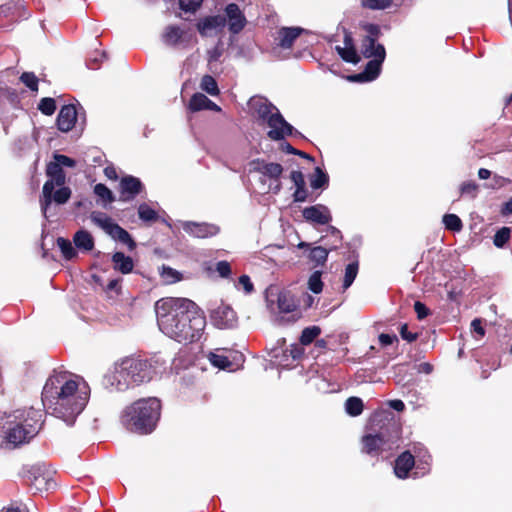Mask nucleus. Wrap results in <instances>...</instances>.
<instances>
[{"instance_id": "nucleus-38", "label": "nucleus", "mask_w": 512, "mask_h": 512, "mask_svg": "<svg viewBox=\"0 0 512 512\" xmlns=\"http://www.w3.org/2000/svg\"><path fill=\"white\" fill-rule=\"evenodd\" d=\"M321 333V329L318 326L306 327L300 336V342L302 345L311 344Z\"/></svg>"}, {"instance_id": "nucleus-17", "label": "nucleus", "mask_w": 512, "mask_h": 512, "mask_svg": "<svg viewBox=\"0 0 512 512\" xmlns=\"http://www.w3.org/2000/svg\"><path fill=\"white\" fill-rule=\"evenodd\" d=\"M181 227L186 233L196 238L212 237L219 232L218 226L205 222L184 221L181 223Z\"/></svg>"}, {"instance_id": "nucleus-25", "label": "nucleus", "mask_w": 512, "mask_h": 512, "mask_svg": "<svg viewBox=\"0 0 512 512\" xmlns=\"http://www.w3.org/2000/svg\"><path fill=\"white\" fill-rule=\"evenodd\" d=\"M415 466L414 455L411 451H404L395 460L394 473L400 479L408 477L410 470Z\"/></svg>"}, {"instance_id": "nucleus-43", "label": "nucleus", "mask_w": 512, "mask_h": 512, "mask_svg": "<svg viewBox=\"0 0 512 512\" xmlns=\"http://www.w3.org/2000/svg\"><path fill=\"white\" fill-rule=\"evenodd\" d=\"M200 87L203 91L207 92L208 94L212 96H216L219 94V89L216 80L210 76L205 75L203 76Z\"/></svg>"}, {"instance_id": "nucleus-19", "label": "nucleus", "mask_w": 512, "mask_h": 512, "mask_svg": "<svg viewBox=\"0 0 512 512\" xmlns=\"http://www.w3.org/2000/svg\"><path fill=\"white\" fill-rule=\"evenodd\" d=\"M302 215L306 221L319 225H326L332 220L329 209L321 204L304 208Z\"/></svg>"}, {"instance_id": "nucleus-64", "label": "nucleus", "mask_w": 512, "mask_h": 512, "mask_svg": "<svg viewBox=\"0 0 512 512\" xmlns=\"http://www.w3.org/2000/svg\"><path fill=\"white\" fill-rule=\"evenodd\" d=\"M501 214L503 216L512 215V197L502 205Z\"/></svg>"}, {"instance_id": "nucleus-60", "label": "nucleus", "mask_w": 512, "mask_h": 512, "mask_svg": "<svg viewBox=\"0 0 512 512\" xmlns=\"http://www.w3.org/2000/svg\"><path fill=\"white\" fill-rule=\"evenodd\" d=\"M293 198L295 202H304L307 198V190L305 186L296 187Z\"/></svg>"}, {"instance_id": "nucleus-30", "label": "nucleus", "mask_w": 512, "mask_h": 512, "mask_svg": "<svg viewBox=\"0 0 512 512\" xmlns=\"http://www.w3.org/2000/svg\"><path fill=\"white\" fill-rule=\"evenodd\" d=\"M75 247L84 252L91 251L94 248V239L86 230H78L73 236Z\"/></svg>"}, {"instance_id": "nucleus-20", "label": "nucleus", "mask_w": 512, "mask_h": 512, "mask_svg": "<svg viewBox=\"0 0 512 512\" xmlns=\"http://www.w3.org/2000/svg\"><path fill=\"white\" fill-rule=\"evenodd\" d=\"M59 188L57 190H53L50 192L48 199L49 202H46L47 198L45 197V194L42 193V198L40 200L41 203V210L44 215V217H47L49 206L54 202L58 205L65 204L71 197V190L69 187H66L64 185L58 186Z\"/></svg>"}, {"instance_id": "nucleus-54", "label": "nucleus", "mask_w": 512, "mask_h": 512, "mask_svg": "<svg viewBox=\"0 0 512 512\" xmlns=\"http://www.w3.org/2000/svg\"><path fill=\"white\" fill-rule=\"evenodd\" d=\"M222 54H223L222 43L218 42V44L214 48H212L208 51V61L216 62L220 59Z\"/></svg>"}, {"instance_id": "nucleus-2", "label": "nucleus", "mask_w": 512, "mask_h": 512, "mask_svg": "<svg viewBox=\"0 0 512 512\" xmlns=\"http://www.w3.org/2000/svg\"><path fill=\"white\" fill-rule=\"evenodd\" d=\"M155 312L161 332L179 343L198 341L206 326L201 310L187 298H162Z\"/></svg>"}, {"instance_id": "nucleus-1", "label": "nucleus", "mask_w": 512, "mask_h": 512, "mask_svg": "<svg viewBox=\"0 0 512 512\" xmlns=\"http://www.w3.org/2000/svg\"><path fill=\"white\" fill-rule=\"evenodd\" d=\"M89 396V386L82 377L68 371H54L43 387L42 404L47 413L72 425Z\"/></svg>"}, {"instance_id": "nucleus-58", "label": "nucleus", "mask_w": 512, "mask_h": 512, "mask_svg": "<svg viewBox=\"0 0 512 512\" xmlns=\"http://www.w3.org/2000/svg\"><path fill=\"white\" fill-rule=\"evenodd\" d=\"M290 179L294 183L295 187L305 186L304 175L301 171H292Z\"/></svg>"}, {"instance_id": "nucleus-23", "label": "nucleus", "mask_w": 512, "mask_h": 512, "mask_svg": "<svg viewBox=\"0 0 512 512\" xmlns=\"http://www.w3.org/2000/svg\"><path fill=\"white\" fill-rule=\"evenodd\" d=\"M29 480L30 487L35 492L48 491L56 485L52 477L47 473L41 472L39 468H33L30 471Z\"/></svg>"}, {"instance_id": "nucleus-31", "label": "nucleus", "mask_w": 512, "mask_h": 512, "mask_svg": "<svg viewBox=\"0 0 512 512\" xmlns=\"http://www.w3.org/2000/svg\"><path fill=\"white\" fill-rule=\"evenodd\" d=\"M114 263V269L121 272L122 274H128L132 272L134 263L130 256H126L122 252H116L112 256Z\"/></svg>"}, {"instance_id": "nucleus-22", "label": "nucleus", "mask_w": 512, "mask_h": 512, "mask_svg": "<svg viewBox=\"0 0 512 512\" xmlns=\"http://www.w3.org/2000/svg\"><path fill=\"white\" fill-rule=\"evenodd\" d=\"M212 319L218 328H231L236 324L237 317L235 311L227 306L221 305L212 313Z\"/></svg>"}, {"instance_id": "nucleus-49", "label": "nucleus", "mask_w": 512, "mask_h": 512, "mask_svg": "<svg viewBox=\"0 0 512 512\" xmlns=\"http://www.w3.org/2000/svg\"><path fill=\"white\" fill-rule=\"evenodd\" d=\"M161 277L166 283H175L181 280V274L171 267L163 266L161 271Z\"/></svg>"}, {"instance_id": "nucleus-27", "label": "nucleus", "mask_w": 512, "mask_h": 512, "mask_svg": "<svg viewBox=\"0 0 512 512\" xmlns=\"http://www.w3.org/2000/svg\"><path fill=\"white\" fill-rule=\"evenodd\" d=\"M413 452L416 469L418 470L415 472V474L421 476L427 474L429 472V467L431 463L430 454L424 447L420 445H415L413 447Z\"/></svg>"}, {"instance_id": "nucleus-8", "label": "nucleus", "mask_w": 512, "mask_h": 512, "mask_svg": "<svg viewBox=\"0 0 512 512\" xmlns=\"http://www.w3.org/2000/svg\"><path fill=\"white\" fill-rule=\"evenodd\" d=\"M161 40L166 46L186 49L195 40V34L189 27L172 24L164 28Z\"/></svg>"}, {"instance_id": "nucleus-3", "label": "nucleus", "mask_w": 512, "mask_h": 512, "mask_svg": "<svg viewBox=\"0 0 512 512\" xmlns=\"http://www.w3.org/2000/svg\"><path fill=\"white\" fill-rule=\"evenodd\" d=\"M248 111L260 125L269 128L267 136L271 140L280 141L287 136H301V133L284 119L279 109L265 97H251L248 101Z\"/></svg>"}, {"instance_id": "nucleus-9", "label": "nucleus", "mask_w": 512, "mask_h": 512, "mask_svg": "<svg viewBox=\"0 0 512 512\" xmlns=\"http://www.w3.org/2000/svg\"><path fill=\"white\" fill-rule=\"evenodd\" d=\"M250 172L268 178V190H272L273 194H278L281 191L280 176L283 172V167L280 164L255 160L250 163Z\"/></svg>"}, {"instance_id": "nucleus-4", "label": "nucleus", "mask_w": 512, "mask_h": 512, "mask_svg": "<svg viewBox=\"0 0 512 512\" xmlns=\"http://www.w3.org/2000/svg\"><path fill=\"white\" fill-rule=\"evenodd\" d=\"M42 417V410L33 407L27 410H16L8 415L2 426L6 444L15 448L29 442L38 433Z\"/></svg>"}, {"instance_id": "nucleus-21", "label": "nucleus", "mask_w": 512, "mask_h": 512, "mask_svg": "<svg viewBox=\"0 0 512 512\" xmlns=\"http://www.w3.org/2000/svg\"><path fill=\"white\" fill-rule=\"evenodd\" d=\"M78 112L74 105H64L57 116V128L62 132H69L75 126Z\"/></svg>"}, {"instance_id": "nucleus-45", "label": "nucleus", "mask_w": 512, "mask_h": 512, "mask_svg": "<svg viewBox=\"0 0 512 512\" xmlns=\"http://www.w3.org/2000/svg\"><path fill=\"white\" fill-rule=\"evenodd\" d=\"M322 272L315 271L311 274L308 280V288L315 294H319L323 289V282L321 279Z\"/></svg>"}, {"instance_id": "nucleus-34", "label": "nucleus", "mask_w": 512, "mask_h": 512, "mask_svg": "<svg viewBox=\"0 0 512 512\" xmlns=\"http://www.w3.org/2000/svg\"><path fill=\"white\" fill-rule=\"evenodd\" d=\"M109 236H111L113 239L120 241L123 244H127L130 248H133L135 246V243L133 242L131 236L129 233L120 227L117 223L112 228L111 231H109Z\"/></svg>"}, {"instance_id": "nucleus-28", "label": "nucleus", "mask_w": 512, "mask_h": 512, "mask_svg": "<svg viewBox=\"0 0 512 512\" xmlns=\"http://www.w3.org/2000/svg\"><path fill=\"white\" fill-rule=\"evenodd\" d=\"M297 247L299 249H308V258L311 262H313L316 266H323L328 258L329 249H326L322 246L311 247V245L307 242H300Z\"/></svg>"}, {"instance_id": "nucleus-15", "label": "nucleus", "mask_w": 512, "mask_h": 512, "mask_svg": "<svg viewBox=\"0 0 512 512\" xmlns=\"http://www.w3.org/2000/svg\"><path fill=\"white\" fill-rule=\"evenodd\" d=\"M46 174L49 177L43 186V194L48 198L51 191L54 190L56 186H62L65 184L66 176L63 169L57 162H50L46 167ZM50 200L47 199L46 202Z\"/></svg>"}, {"instance_id": "nucleus-63", "label": "nucleus", "mask_w": 512, "mask_h": 512, "mask_svg": "<svg viewBox=\"0 0 512 512\" xmlns=\"http://www.w3.org/2000/svg\"><path fill=\"white\" fill-rule=\"evenodd\" d=\"M433 370H434V367L429 362H423L417 366L418 373L429 375L433 372Z\"/></svg>"}, {"instance_id": "nucleus-12", "label": "nucleus", "mask_w": 512, "mask_h": 512, "mask_svg": "<svg viewBox=\"0 0 512 512\" xmlns=\"http://www.w3.org/2000/svg\"><path fill=\"white\" fill-rule=\"evenodd\" d=\"M103 386L111 391H124L130 387L125 374L122 372L120 361L116 362L104 375Z\"/></svg>"}, {"instance_id": "nucleus-7", "label": "nucleus", "mask_w": 512, "mask_h": 512, "mask_svg": "<svg viewBox=\"0 0 512 512\" xmlns=\"http://www.w3.org/2000/svg\"><path fill=\"white\" fill-rule=\"evenodd\" d=\"M398 429L394 424L377 434L365 435L362 439L363 451L370 455H376L391 450L398 441Z\"/></svg>"}, {"instance_id": "nucleus-18", "label": "nucleus", "mask_w": 512, "mask_h": 512, "mask_svg": "<svg viewBox=\"0 0 512 512\" xmlns=\"http://www.w3.org/2000/svg\"><path fill=\"white\" fill-rule=\"evenodd\" d=\"M142 188L143 185L139 178L131 175L123 177L120 181V200L124 202L133 200Z\"/></svg>"}, {"instance_id": "nucleus-36", "label": "nucleus", "mask_w": 512, "mask_h": 512, "mask_svg": "<svg viewBox=\"0 0 512 512\" xmlns=\"http://www.w3.org/2000/svg\"><path fill=\"white\" fill-rule=\"evenodd\" d=\"M208 103H210V99L206 95L195 93L189 101V109L193 112L206 110Z\"/></svg>"}, {"instance_id": "nucleus-16", "label": "nucleus", "mask_w": 512, "mask_h": 512, "mask_svg": "<svg viewBox=\"0 0 512 512\" xmlns=\"http://www.w3.org/2000/svg\"><path fill=\"white\" fill-rule=\"evenodd\" d=\"M369 35L365 36L361 43V53L365 58H378V48L384 47L377 43V37L379 35V27L375 24H369L366 27Z\"/></svg>"}, {"instance_id": "nucleus-42", "label": "nucleus", "mask_w": 512, "mask_h": 512, "mask_svg": "<svg viewBox=\"0 0 512 512\" xmlns=\"http://www.w3.org/2000/svg\"><path fill=\"white\" fill-rule=\"evenodd\" d=\"M94 193L105 204L112 203L115 200L112 191L106 185H104L102 183H98L94 186Z\"/></svg>"}, {"instance_id": "nucleus-10", "label": "nucleus", "mask_w": 512, "mask_h": 512, "mask_svg": "<svg viewBox=\"0 0 512 512\" xmlns=\"http://www.w3.org/2000/svg\"><path fill=\"white\" fill-rule=\"evenodd\" d=\"M266 302L273 313H290L297 308L294 296L289 291L273 287L266 292Z\"/></svg>"}, {"instance_id": "nucleus-48", "label": "nucleus", "mask_w": 512, "mask_h": 512, "mask_svg": "<svg viewBox=\"0 0 512 512\" xmlns=\"http://www.w3.org/2000/svg\"><path fill=\"white\" fill-rule=\"evenodd\" d=\"M204 0H179V8L186 13H195Z\"/></svg>"}, {"instance_id": "nucleus-37", "label": "nucleus", "mask_w": 512, "mask_h": 512, "mask_svg": "<svg viewBox=\"0 0 512 512\" xmlns=\"http://www.w3.org/2000/svg\"><path fill=\"white\" fill-rule=\"evenodd\" d=\"M358 274V262L349 263L345 268L344 279H343V289H348L352 283L354 282L356 276Z\"/></svg>"}, {"instance_id": "nucleus-56", "label": "nucleus", "mask_w": 512, "mask_h": 512, "mask_svg": "<svg viewBox=\"0 0 512 512\" xmlns=\"http://www.w3.org/2000/svg\"><path fill=\"white\" fill-rule=\"evenodd\" d=\"M54 160L60 165L61 168L63 166L74 167L76 165V162L72 158L62 154L54 155Z\"/></svg>"}, {"instance_id": "nucleus-13", "label": "nucleus", "mask_w": 512, "mask_h": 512, "mask_svg": "<svg viewBox=\"0 0 512 512\" xmlns=\"http://www.w3.org/2000/svg\"><path fill=\"white\" fill-rule=\"evenodd\" d=\"M226 25V18L222 15L206 16L198 20L196 28L202 37H211L222 32Z\"/></svg>"}, {"instance_id": "nucleus-55", "label": "nucleus", "mask_w": 512, "mask_h": 512, "mask_svg": "<svg viewBox=\"0 0 512 512\" xmlns=\"http://www.w3.org/2000/svg\"><path fill=\"white\" fill-rule=\"evenodd\" d=\"M414 310L419 320L426 318L430 314V310L426 307L424 303L420 301H416L414 303Z\"/></svg>"}, {"instance_id": "nucleus-57", "label": "nucleus", "mask_w": 512, "mask_h": 512, "mask_svg": "<svg viewBox=\"0 0 512 512\" xmlns=\"http://www.w3.org/2000/svg\"><path fill=\"white\" fill-rule=\"evenodd\" d=\"M216 271L221 277L227 278L231 274L230 264L227 261H219L216 264Z\"/></svg>"}, {"instance_id": "nucleus-51", "label": "nucleus", "mask_w": 512, "mask_h": 512, "mask_svg": "<svg viewBox=\"0 0 512 512\" xmlns=\"http://www.w3.org/2000/svg\"><path fill=\"white\" fill-rule=\"evenodd\" d=\"M460 192L462 195H469L472 198H475L478 192V185L474 181L463 182L460 187Z\"/></svg>"}, {"instance_id": "nucleus-59", "label": "nucleus", "mask_w": 512, "mask_h": 512, "mask_svg": "<svg viewBox=\"0 0 512 512\" xmlns=\"http://www.w3.org/2000/svg\"><path fill=\"white\" fill-rule=\"evenodd\" d=\"M400 335L401 337L408 341V342H413L417 339V334L416 333H412L408 330V326L407 324H403L400 328Z\"/></svg>"}, {"instance_id": "nucleus-40", "label": "nucleus", "mask_w": 512, "mask_h": 512, "mask_svg": "<svg viewBox=\"0 0 512 512\" xmlns=\"http://www.w3.org/2000/svg\"><path fill=\"white\" fill-rule=\"evenodd\" d=\"M138 215L139 218L144 222H154L158 219L157 212L146 203L139 205Z\"/></svg>"}, {"instance_id": "nucleus-32", "label": "nucleus", "mask_w": 512, "mask_h": 512, "mask_svg": "<svg viewBox=\"0 0 512 512\" xmlns=\"http://www.w3.org/2000/svg\"><path fill=\"white\" fill-rule=\"evenodd\" d=\"M92 222L103 229L107 234L115 226V222L107 214L99 211H93L90 215Z\"/></svg>"}, {"instance_id": "nucleus-29", "label": "nucleus", "mask_w": 512, "mask_h": 512, "mask_svg": "<svg viewBox=\"0 0 512 512\" xmlns=\"http://www.w3.org/2000/svg\"><path fill=\"white\" fill-rule=\"evenodd\" d=\"M303 29L298 27H283L278 31V44L284 48H291Z\"/></svg>"}, {"instance_id": "nucleus-35", "label": "nucleus", "mask_w": 512, "mask_h": 512, "mask_svg": "<svg viewBox=\"0 0 512 512\" xmlns=\"http://www.w3.org/2000/svg\"><path fill=\"white\" fill-rule=\"evenodd\" d=\"M57 246L66 260H71L77 256V252L70 240L59 237L57 239Z\"/></svg>"}, {"instance_id": "nucleus-44", "label": "nucleus", "mask_w": 512, "mask_h": 512, "mask_svg": "<svg viewBox=\"0 0 512 512\" xmlns=\"http://www.w3.org/2000/svg\"><path fill=\"white\" fill-rule=\"evenodd\" d=\"M392 4L393 0H362V6L370 10H385Z\"/></svg>"}, {"instance_id": "nucleus-41", "label": "nucleus", "mask_w": 512, "mask_h": 512, "mask_svg": "<svg viewBox=\"0 0 512 512\" xmlns=\"http://www.w3.org/2000/svg\"><path fill=\"white\" fill-rule=\"evenodd\" d=\"M443 224L446 229L454 232L461 231L463 227L461 219L456 214H445L443 216Z\"/></svg>"}, {"instance_id": "nucleus-26", "label": "nucleus", "mask_w": 512, "mask_h": 512, "mask_svg": "<svg viewBox=\"0 0 512 512\" xmlns=\"http://www.w3.org/2000/svg\"><path fill=\"white\" fill-rule=\"evenodd\" d=\"M336 51L345 62L357 64L360 61V56L354 47L353 39L348 32H345L344 35V47L336 46Z\"/></svg>"}, {"instance_id": "nucleus-39", "label": "nucleus", "mask_w": 512, "mask_h": 512, "mask_svg": "<svg viewBox=\"0 0 512 512\" xmlns=\"http://www.w3.org/2000/svg\"><path fill=\"white\" fill-rule=\"evenodd\" d=\"M328 184V175L317 167L310 179V185L313 189L323 188Z\"/></svg>"}, {"instance_id": "nucleus-46", "label": "nucleus", "mask_w": 512, "mask_h": 512, "mask_svg": "<svg viewBox=\"0 0 512 512\" xmlns=\"http://www.w3.org/2000/svg\"><path fill=\"white\" fill-rule=\"evenodd\" d=\"M38 109L44 115L51 116L56 110V101L53 98L45 97L42 98L38 104Z\"/></svg>"}, {"instance_id": "nucleus-62", "label": "nucleus", "mask_w": 512, "mask_h": 512, "mask_svg": "<svg viewBox=\"0 0 512 512\" xmlns=\"http://www.w3.org/2000/svg\"><path fill=\"white\" fill-rule=\"evenodd\" d=\"M395 340H397V336L396 335H391V334H385V333H382L379 335V342L382 346H389L391 345Z\"/></svg>"}, {"instance_id": "nucleus-33", "label": "nucleus", "mask_w": 512, "mask_h": 512, "mask_svg": "<svg viewBox=\"0 0 512 512\" xmlns=\"http://www.w3.org/2000/svg\"><path fill=\"white\" fill-rule=\"evenodd\" d=\"M364 404L359 397H349L345 402V411L351 417H357L363 412Z\"/></svg>"}, {"instance_id": "nucleus-14", "label": "nucleus", "mask_w": 512, "mask_h": 512, "mask_svg": "<svg viewBox=\"0 0 512 512\" xmlns=\"http://www.w3.org/2000/svg\"><path fill=\"white\" fill-rule=\"evenodd\" d=\"M226 24L232 34H239L246 26L247 20L239 6L235 3H229L225 9Z\"/></svg>"}, {"instance_id": "nucleus-52", "label": "nucleus", "mask_w": 512, "mask_h": 512, "mask_svg": "<svg viewBox=\"0 0 512 512\" xmlns=\"http://www.w3.org/2000/svg\"><path fill=\"white\" fill-rule=\"evenodd\" d=\"M237 289H243L245 294H251L254 291V285L248 275H242L238 279Z\"/></svg>"}, {"instance_id": "nucleus-47", "label": "nucleus", "mask_w": 512, "mask_h": 512, "mask_svg": "<svg viewBox=\"0 0 512 512\" xmlns=\"http://www.w3.org/2000/svg\"><path fill=\"white\" fill-rule=\"evenodd\" d=\"M510 228L503 227L494 235L493 243L496 247H503L510 239Z\"/></svg>"}, {"instance_id": "nucleus-24", "label": "nucleus", "mask_w": 512, "mask_h": 512, "mask_svg": "<svg viewBox=\"0 0 512 512\" xmlns=\"http://www.w3.org/2000/svg\"><path fill=\"white\" fill-rule=\"evenodd\" d=\"M210 363L219 369L234 371L238 369L240 363L243 362L242 354H235L233 360H230L229 356L224 354H219L216 352H211L208 356Z\"/></svg>"}, {"instance_id": "nucleus-50", "label": "nucleus", "mask_w": 512, "mask_h": 512, "mask_svg": "<svg viewBox=\"0 0 512 512\" xmlns=\"http://www.w3.org/2000/svg\"><path fill=\"white\" fill-rule=\"evenodd\" d=\"M20 80L22 81L23 84H25L32 91L38 90V78L36 77V75L34 73L24 72L21 75Z\"/></svg>"}, {"instance_id": "nucleus-6", "label": "nucleus", "mask_w": 512, "mask_h": 512, "mask_svg": "<svg viewBox=\"0 0 512 512\" xmlns=\"http://www.w3.org/2000/svg\"><path fill=\"white\" fill-rule=\"evenodd\" d=\"M120 363L129 386L150 381L155 374L152 362L146 359L127 357L122 359Z\"/></svg>"}, {"instance_id": "nucleus-5", "label": "nucleus", "mask_w": 512, "mask_h": 512, "mask_svg": "<svg viewBox=\"0 0 512 512\" xmlns=\"http://www.w3.org/2000/svg\"><path fill=\"white\" fill-rule=\"evenodd\" d=\"M161 403L157 398L140 399L122 413L124 426L139 434L151 433L160 418Z\"/></svg>"}, {"instance_id": "nucleus-53", "label": "nucleus", "mask_w": 512, "mask_h": 512, "mask_svg": "<svg viewBox=\"0 0 512 512\" xmlns=\"http://www.w3.org/2000/svg\"><path fill=\"white\" fill-rule=\"evenodd\" d=\"M105 58V53L102 51H95L92 56L87 60V67L89 69H98L99 63Z\"/></svg>"}, {"instance_id": "nucleus-11", "label": "nucleus", "mask_w": 512, "mask_h": 512, "mask_svg": "<svg viewBox=\"0 0 512 512\" xmlns=\"http://www.w3.org/2000/svg\"><path fill=\"white\" fill-rule=\"evenodd\" d=\"M378 51V58L370 60L362 72L350 76L349 80L354 82H370L375 80L381 72L382 63L386 57L384 47L378 48Z\"/></svg>"}, {"instance_id": "nucleus-61", "label": "nucleus", "mask_w": 512, "mask_h": 512, "mask_svg": "<svg viewBox=\"0 0 512 512\" xmlns=\"http://www.w3.org/2000/svg\"><path fill=\"white\" fill-rule=\"evenodd\" d=\"M471 329L474 333H476L480 338L484 337L485 330L482 326V322L480 319H474L471 322Z\"/></svg>"}]
</instances>
